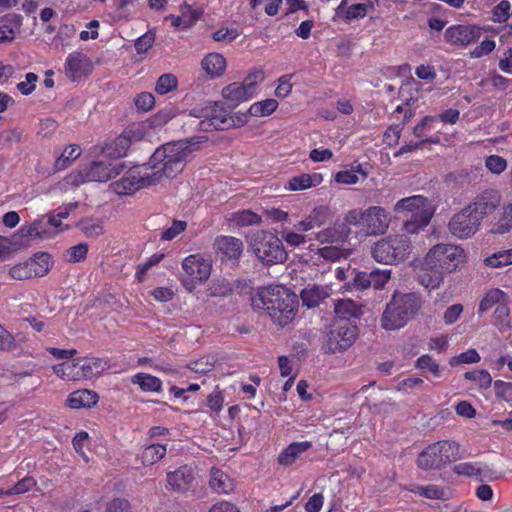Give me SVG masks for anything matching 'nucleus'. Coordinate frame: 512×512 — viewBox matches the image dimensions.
Returning a JSON list of instances; mask_svg holds the SVG:
<instances>
[{"mask_svg": "<svg viewBox=\"0 0 512 512\" xmlns=\"http://www.w3.org/2000/svg\"><path fill=\"white\" fill-rule=\"evenodd\" d=\"M155 179L147 164L136 165L124 172L123 176L112 182L110 188L118 195H131L136 191L154 186Z\"/></svg>", "mask_w": 512, "mask_h": 512, "instance_id": "nucleus-8", "label": "nucleus"}, {"mask_svg": "<svg viewBox=\"0 0 512 512\" xmlns=\"http://www.w3.org/2000/svg\"><path fill=\"white\" fill-rule=\"evenodd\" d=\"M166 447L160 444H152L143 449L139 459L144 466H151L160 461L166 455Z\"/></svg>", "mask_w": 512, "mask_h": 512, "instance_id": "nucleus-40", "label": "nucleus"}, {"mask_svg": "<svg viewBox=\"0 0 512 512\" xmlns=\"http://www.w3.org/2000/svg\"><path fill=\"white\" fill-rule=\"evenodd\" d=\"M193 140L177 141L167 143L152 154L147 165L150 166L151 175L155 179V184L163 181L165 178H174L180 174L189 156L197 149Z\"/></svg>", "mask_w": 512, "mask_h": 512, "instance_id": "nucleus-3", "label": "nucleus"}, {"mask_svg": "<svg viewBox=\"0 0 512 512\" xmlns=\"http://www.w3.org/2000/svg\"><path fill=\"white\" fill-rule=\"evenodd\" d=\"M79 227L87 237H97L103 233V226L99 221L84 220Z\"/></svg>", "mask_w": 512, "mask_h": 512, "instance_id": "nucleus-60", "label": "nucleus"}, {"mask_svg": "<svg viewBox=\"0 0 512 512\" xmlns=\"http://www.w3.org/2000/svg\"><path fill=\"white\" fill-rule=\"evenodd\" d=\"M32 270L33 277H42L46 275L52 266L51 256L44 252H39L33 258L28 260Z\"/></svg>", "mask_w": 512, "mask_h": 512, "instance_id": "nucleus-39", "label": "nucleus"}, {"mask_svg": "<svg viewBox=\"0 0 512 512\" xmlns=\"http://www.w3.org/2000/svg\"><path fill=\"white\" fill-rule=\"evenodd\" d=\"M98 402V395L91 390L82 389L74 391L68 397L66 403L72 409L90 408Z\"/></svg>", "mask_w": 512, "mask_h": 512, "instance_id": "nucleus-29", "label": "nucleus"}, {"mask_svg": "<svg viewBox=\"0 0 512 512\" xmlns=\"http://www.w3.org/2000/svg\"><path fill=\"white\" fill-rule=\"evenodd\" d=\"M464 376L465 379L474 382L481 389H487L492 384V377L486 370L469 371Z\"/></svg>", "mask_w": 512, "mask_h": 512, "instance_id": "nucleus-47", "label": "nucleus"}, {"mask_svg": "<svg viewBox=\"0 0 512 512\" xmlns=\"http://www.w3.org/2000/svg\"><path fill=\"white\" fill-rule=\"evenodd\" d=\"M331 219V211L327 206H316L303 220L295 226L300 232H308L327 224Z\"/></svg>", "mask_w": 512, "mask_h": 512, "instance_id": "nucleus-23", "label": "nucleus"}, {"mask_svg": "<svg viewBox=\"0 0 512 512\" xmlns=\"http://www.w3.org/2000/svg\"><path fill=\"white\" fill-rule=\"evenodd\" d=\"M422 301L415 293H395L382 314L381 326L393 331L404 327L420 310Z\"/></svg>", "mask_w": 512, "mask_h": 512, "instance_id": "nucleus-4", "label": "nucleus"}, {"mask_svg": "<svg viewBox=\"0 0 512 512\" xmlns=\"http://www.w3.org/2000/svg\"><path fill=\"white\" fill-rule=\"evenodd\" d=\"M217 253L222 258L237 259L243 252V242L233 236H219L215 240Z\"/></svg>", "mask_w": 512, "mask_h": 512, "instance_id": "nucleus-25", "label": "nucleus"}, {"mask_svg": "<svg viewBox=\"0 0 512 512\" xmlns=\"http://www.w3.org/2000/svg\"><path fill=\"white\" fill-rule=\"evenodd\" d=\"M494 389L498 398L504 401H510L512 399V383L498 380L494 383Z\"/></svg>", "mask_w": 512, "mask_h": 512, "instance_id": "nucleus-64", "label": "nucleus"}, {"mask_svg": "<svg viewBox=\"0 0 512 512\" xmlns=\"http://www.w3.org/2000/svg\"><path fill=\"white\" fill-rule=\"evenodd\" d=\"M311 447L312 443L309 441L293 442L279 454L278 463L281 466H290L301 454L309 450Z\"/></svg>", "mask_w": 512, "mask_h": 512, "instance_id": "nucleus-27", "label": "nucleus"}, {"mask_svg": "<svg viewBox=\"0 0 512 512\" xmlns=\"http://www.w3.org/2000/svg\"><path fill=\"white\" fill-rule=\"evenodd\" d=\"M511 8V4L507 0H502L499 4H497L492 10V21L495 23H504L509 17V11Z\"/></svg>", "mask_w": 512, "mask_h": 512, "instance_id": "nucleus-52", "label": "nucleus"}, {"mask_svg": "<svg viewBox=\"0 0 512 512\" xmlns=\"http://www.w3.org/2000/svg\"><path fill=\"white\" fill-rule=\"evenodd\" d=\"M322 182L320 174H301L290 178L285 184V189L289 191H300L315 187Z\"/></svg>", "mask_w": 512, "mask_h": 512, "instance_id": "nucleus-31", "label": "nucleus"}, {"mask_svg": "<svg viewBox=\"0 0 512 512\" xmlns=\"http://www.w3.org/2000/svg\"><path fill=\"white\" fill-rule=\"evenodd\" d=\"M394 211L398 214L409 213L411 217H418L424 220L432 219L434 206L422 195H413L398 200L394 205Z\"/></svg>", "mask_w": 512, "mask_h": 512, "instance_id": "nucleus-11", "label": "nucleus"}, {"mask_svg": "<svg viewBox=\"0 0 512 512\" xmlns=\"http://www.w3.org/2000/svg\"><path fill=\"white\" fill-rule=\"evenodd\" d=\"M233 221L238 226H249L261 223V217L251 210H242L233 215Z\"/></svg>", "mask_w": 512, "mask_h": 512, "instance_id": "nucleus-50", "label": "nucleus"}, {"mask_svg": "<svg viewBox=\"0 0 512 512\" xmlns=\"http://www.w3.org/2000/svg\"><path fill=\"white\" fill-rule=\"evenodd\" d=\"M371 287L374 289H382L391 277V270L376 269L370 272Z\"/></svg>", "mask_w": 512, "mask_h": 512, "instance_id": "nucleus-53", "label": "nucleus"}, {"mask_svg": "<svg viewBox=\"0 0 512 512\" xmlns=\"http://www.w3.org/2000/svg\"><path fill=\"white\" fill-rule=\"evenodd\" d=\"M88 252V246L85 243H80L76 246L69 248L66 252V257L69 262L76 263L84 260Z\"/></svg>", "mask_w": 512, "mask_h": 512, "instance_id": "nucleus-61", "label": "nucleus"}, {"mask_svg": "<svg viewBox=\"0 0 512 512\" xmlns=\"http://www.w3.org/2000/svg\"><path fill=\"white\" fill-rule=\"evenodd\" d=\"M44 225H45L44 220L39 219V220L34 221L33 223H31L28 226L21 227L20 232L22 233L23 236L28 237V238H37V237L42 238L48 234Z\"/></svg>", "mask_w": 512, "mask_h": 512, "instance_id": "nucleus-49", "label": "nucleus"}, {"mask_svg": "<svg viewBox=\"0 0 512 512\" xmlns=\"http://www.w3.org/2000/svg\"><path fill=\"white\" fill-rule=\"evenodd\" d=\"M480 223L465 207L455 214L449 221V231L459 239H466L474 235L479 229Z\"/></svg>", "mask_w": 512, "mask_h": 512, "instance_id": "nucleus-16", "label": "nucleus"}, {"mask_svg": "<svg viewBox=\"0 0 512 512\" xmlns=\"http://www.w3.org/2000/svg\"><path fill=\"white\" fill-rule=\"evenodd\" d=\"M209 486L218 494H227L234 489L233 480L219 469H211Z\"/></svg>", "mask_w": 512, "mask_h": 512, "instance_id": "nucleus-30", "label": "nucleus"}, {"mask_svg": "<svg viewBox=\"0 0 512 512\" xmlns=\"http://www.w3.org/2000/svg\"><path fill=\"white\" fill-rule=\"evenodd\" d=\"M357 337V327L348 322H339L333 325L328 336V349L337 352L348 349Z\"/></svg>", "mask_w": 512, "mask_h": 512, "instance_id": "nucleus-13", "label": "nucleus"}, {"mask_svg": "<svg viewBox=\"0 0 512 512\" xmlns=\"http://www.w3.org/2000/svg\"><path fill=\"white\" fill-rule=\"evenodd\" d=\"M106 512H133V510L127 499L115 498L107 504Z\"/></svg>", "mask_w": 512, "mask_h": 512, "instance_id": "nucleus-63", "label": "nucleus"}, {"mask_svg": "<svg viewBox=\"0 0 512 512\" xmlns=\"http://www.w3.org/2000/svg\"><path fill=\"white\" fill-rule=\"evenodd\" d=\"M249 246L263 264H279L287 259V252L280 238L271 231L260 230L253 233L249 239Z\"/></svg>", "mask_w": 512, "mask_h": 512, "instance_id": "nucleus-5", "label": "nucleus"}, {"mask_svg": "<svg viewBox=\"0 0 512 512\" xmlns=\"http://www.w3.org/2000/svg\"><path fill=\"white\" fill-rule=\"evenodd\" d=\"M412 491L428 499H441L444 495L443 490L436 485L416 486Z\"/></svg>", "mask_w": 512, "mask_h": 512, "instance_id": "nucleus-56", "label": "nucleus"}, {"mask_svg": "<svg viewBox=\"0 0 512 512\" xmlns=\"http://www.w3.org/2000/svg\"><path fill=\"white\" fill-rule=\"evenodd\" d=\"M21 25L22 16L19 14H7L0 18V43L11 42Z\"/></svg>", "mask_w": 512, "mask_h": 512, "instance_id": "nucleus-28", "label": "nucleus"}, {"mask_svg": "<svg viewBox=\"0 0 512 512\" xmlns=\"http://www.w3.org/2000/svg\"><path fill=\"white\" fill-rule=\"evenodd\" d=\"M480 361V356L476 349H468L465 352L460 353L459 355L453 357L450 360L451 365H459V364H471L477 363Z\"/></svg>", "mask_w": 512, "mask_h": 512, "instance_id": "nucleus-58", "label": "nucleus"}, {"mask_svg": "<svg viewBox=\"0 0 512 512\" xmlns=\"http://www.w3.org/2000/svg\"><path fill=\"white\" fill-rule=\"evenodd\" d=\"M507 297L508 295L500 289H490L482 297L478 312L483 314L490 310L493 306L497 307L502 301H505Z\"/></svg>", "mask_w": 512, "mask_h": 512, "instance_id": "nucleus-41", "label": "nucleus"}, {"mask_svg": "<svg viewBox=\"0 0 512 512\" xmlns=\"http://www.w3.org/2000/svg\"><path fill=\"white\" fill-rule=\"evenodd\" d=\"M9 275L15 280H26L33 277L28 260L10 268Z\"/></svg>", "mask_w": 512, "mask_h": 512, "instance_id": "nucleus-54", "label": "nucleus"}, {"mask_svg": "<svg viewBox=\"0 0 512 512\" xmlns=\"http://www.w3.org/2000/svg\"><path fill=\"white\" fill-rule=\"evenodd\" d=\"M464 250L454 244H436L425 255L418 280L428 289H436L443 282V273L456 271L465 262Z\"/></svg>", "mask_w": 512, "mask_h": 512, "instance_id": "nucleus-1", "label": "nucleus"}, {"mask_svg": "<svg viewBox=\"0 0 512 512\" xmlns=\"http://www.w3.org/2000/svg\"><path fill=\"white\" fill-rule=\"evenodd\" d=\"M131 382L138 385L144 392H159L162 388L161 380L148 373H137L133 375Z\"/></svg>", "mask_w": 512, "mask_h": 512, "instance_id": "nucleus-38", "label": "nucleus"}, {"mask_svg": "<svg viewBox=\"0 0 512 512\" xmlns=\"http://www.w3.org/2000/svg\"><path fill=\"white\" fill-rule=\"evenodd\" d=\"M278 107V102L275 99H266L252 104L248 113L255 117H264L272 114Z\"/></svg>", "mask_w": 512, "mask_h": 512, "instance_id": "nucleus-44", "label": "nucleus"}, {"mask_svg": "<svg viewBox=\"0 0 512 512\" xmlns=\"http://www.w3.org/2000/svg\"><path fill=\"white\" fill-rule=\"evenodd\" d=\"M485 165L494 174H500L507 168V161L499 155L487 157Z\"/></svg>", "mask_w": 512, "mask_h": 512, "instance_id": "nucleus-62", "label": "nucleus"}, {"mask_svg": "<svg viewBox=\"0 0 512 512\" xmlns=\"http://www.w3.org/2000/svg\"><path fill=\"white\" fill-rule=\"evenodd\" d=\"M373 0H342L336 9V14L348 21L364 18L374 10Z\"/></svg>", "mask_w": 512, "mask_h": 512, "instance_id": "nucleus-21", "label": "nucleus"}, {"mask_svg": "<svg viewBox=\"0 0 512 512\" xmlns=\"http://www.w3.org/2000/svg\"><path fill=\"white\" fill-rule=\"evenodd\" d=\"M203 70L212 78L223 74L226 68V60L219 53H210L201 62Z\"/></svg>", "mask_w": 512, "mask_h": 512, "instance_id": "nucleus-34", "label": "nucleus"}, {"mask_svg": "<svg viewBox=\"0 0 512 512\" xmlns=\"http://www.w3.org/2000/svg\"><path fill=\"white\" fill-rule=\"evenodd\" d=\"M329 296L328 289L323 286H308L301 292L303 305L308 308H314Z\"/></svg>", "mask_w": 512, "mask_h": 512, "instance_id": "nucleus-32", "label": "nucleus"}, {"mask_svg": "<svg viewBox=\"0 0 512 512\" xmlns=\"http://www.w3.org/2000/svg\"><path fill=\"white\" fill-rule=\"evenodd\" d=\"M262 80V71H254L250 73L242 83H231L224 87L222 95L231 105L237 106L255 95L257 84Z\"/></svg>", "mask_w": 512, "mask_h": 512, "instance_id": "nucleus-10", "label": "nucleus"}, {"mask_svg": "<svg viewBox=\"0 0 512 512\" xmlns=\"http://www.w3.org/2000/svg\"><path fill=\"white\" fill-rule=\"evenodd\" d=\"M462 457L458 443L443 440L433 443L423 450L417 458V465L422 470H436Z\"/></svg>", "mask_w": 512, "mask_h": 512, "instance_id": "nucleus-6", "label": "nucleus"}, {"mask_svg": "<svg viewBox=\"0 0 512 512\" xmlns=\"http://www.w3.org/2000/svg\"><path fill=\"white\" fill-rule=\"evenodd\" d=\"M199 16L200 15L196 10L192 9L188 5H184L181 8V15H170L167 19L171 20V24L174 27L185 29L191 27L199 19Z\"/></svg>", "mask_w": 512, "mask_h": 512, "instance_id": "nucleus-37", "label": "nucleus"}, {"mask_svg": "<svg viewBox=\"0 0 512 512\" xmlns=\"http://www.w3.org/2000/svg\"><path fill=\"white\" fill-rule=\"evenodd\" d=\"M130 146L128 139L121 134L105 145L103 153L111 159H118L127 155Z\"/></svg>", "mask_w": 512, "mask_h": 512, "instance_id": "nucleus-36", "label": "nucleus"}, {"mask_svg": "<svg viewBox=\"0 0 512 512\" xmlns=\"http://www.w3.org/2000/svg\"><path fill=\"white\" fill-rule=\"evenodd\" d=\"M494 317L503 327H511L509 297L502 301L494 310Z\"/></svg>", "mask_w": 512, "mask_h": 512, "instance_id": "nucleus-51", "label": "nucleus"}, {"mask_svg": "<svg viewBox=\"0 0 512 512\" xmlns=\"http://www.w3.org/2000/svg\"><path fill=\"white\" fill-rule=\"evenodd\" d=\"M512 229V203L504 205L499 219L493 223L491 232L505 234Z\"/></svg>", "mask_w": 512, "mask_h": 512, "instance_id": "nucleus-42", "label": "nucleus"}, {"mask_svg": "<svg viewBox=\"0 0 512 512\" xmlns=\"http://www.w3.org/2000/svg\"><path fill=\"white\" fill-rule=\"evenodd\" d=\"M124 168L125 164L123 162H93L88 168L79 173L80 179L76 184L86 181L106 182L119 175Z\"/></svg>", "mask_w": 512, "mask_h": 512, "instance_id": "nucleus-12", "label": "nucleus"}, {"mask_svg": "<svg viewBox=\"0 0 512 512\" xmlns=\"http://www.w3.org/2000/svg\"><path fill=\"white\" fill-rule=\"evenodd\" d=\"M251 305L254 310L266 311L275 324L284 327L294 319L298 299L288 288L274 285L259 289L251 297Z\"/></svg>", "mask_w": 512, "mask_h": 512, "instance_id": "nucleus-2", "label": "nucleus"}, {"mask_svg": "<svg viewBox=\"0 0 512 512\" xmlns=\"http://www.w3.org/2000/svg\"><path fill=\"white\" fill-rule=\"evenodd\" d=\"M412 252V243L405 234L388 236L376 242L372 247V256L386 265L398 264L405 261Z\"/></svg>", "mask_w": 512, "mask_h": 512, "instance_id": "nucleus-7", "label": "nucleus"}, {"mask_svg": "<svg viewBox=\"0 0 512 512\" xmlns=\"http://www.w3.org/2000/svg\"><path fill=\"white\" fill-rule=\"evenodd\" d=\"M499 202L500 198L495 191L486 190L477 196L466 208L481 224V221L497 208Z\"/></svg>", "mask_w": 512, "mask_h": 512, "instance_id": "nucleus-18", "label": "nucleus"}, {"mask_svg": "<svg viewBox=\"0 0 512 512\" xmlns=\"http://www.w3.org/2000/svg\"><path fill=\"white\" fill-rule=\"evenodd\" d=\"M487 266L498 268L512 264V249L499 251L485 259Z\"/></svg>", "mask_w": 512, "mask_h": 512, "instance_id": "nucleus-48", "label": "nucleus"}, {"mask_svg": "<svg viewBox=\"0 0 512 512\" xmlns=\"http://www.w3.org/2000/svg\"><path fill=\"white\" fill-rule=\"evenodd\" d=\"M182 268L187 275V278L182 279L183 286L192 292L197 282L203 283L210 277L212 265L202 255L192 254L184 258Z\"/></svg>", "mask_w": 512, "mask_h": 512, "instance_id": "nucleus-9", "label": "nucleus"}, {"mask_svg": "<svg viewBox=\"0 0 512 512\" xmlns=\"http://www.w3.org/2000/svg\"><path fill=\"white\" fill-rule=\"evenodd\" d=\"M129 141V144L132 145L143 139L145 135V126L142 123H134L129 126L122 133Z\"/></svg>", "mask_w": 512, "mask_h": 512, "instance_id": "nucleus-57", "label": "nucleus"}, {"mask_svg": "<svg viewBox=\"0 0 512 512\" xmlns=\"http://www.w3.org/2000/svg\"><path fill=\"white\" fill-rule=\"evenodd\" d=\"M205 118L207 119L201 121V126L206 130L210 127L215 130H224L235 124L233 115H230L219 103L206 107Z\"/></svg>", "mask_w": 512, "mask_h": 512, "instance_id": "nucleus-19", "label": "nucleus"}, {"mask_svg": "<svg viewBox=\"0 0 512 512\" xmlns=\"http://www.w3.org/2000/svg\"><path fill=\"white\" fill-rule=\"evenodd\" d=\"M81 152L80 146L76 144L69 145L55 161V168L57 170L65 169L72 161L81 155Z\"/></svg>", "mask_w": 512, "mask_h": 512, "instance_id": "nucleus-43", "label": "nucleus"}, {"mask_svg": "<svg viewBox=\"0 0 512 512\" xmlns=\"http://www.w3.org/2000/svg\"><path fill=\"white\" fill-rule=\"evenodd\" d=\"M208 295L211 297H222L228 295L232 291L229 281L223 278L213 279L208 286Z\"/></svg>", "mask_w": 512, "mask_h": 512, "instance_id": "nucleus-46", "label": "nucleus"}, {"mask_svg": "<svg viewBox=\"0 0 512 512\" xmlns=\"http://www.w3.org/2000/svg\"><path fill=\"white\" fill-rule=\"evenodd\" d=\"M390 224L388 212L381 206H371L364 210L363 230L369 235L384 234Z\"/></svg>", "mask_w": 512, "mask_h": 512, "instance_id": "nucleus-17", "label": "nucleus"}, {"mask_svg": "<svg viewBox=\"0 0 512 512\" xmlns=\"http://www.w3.org/2000/svg\"><path fill=\"white\" fill-rule=\"evenodd\" d=\"M431 219H422L418 217H411L403 223V230L409 234H417L423 230L430 222Z\"/></svg>", "mask_w": 512, "mask_h": 512, "instance_id": "nucleus-59", "label": "nucleus"}, {"mask_svg": "<svg viewBox=\"0 0 512 512\" xmlns=\"http://www.w3.org/2000/svg\"><path fill=\"white\" fill-rule=\"evenodd\" d=\"M177 85V77L174 74H163L156 82L155 91L160 95H164L176 89Z\"/></svg>", "mask_w": 512, "mask_h": 512, "instance_id": "nucleus-45", "label": "nucleus"}, {"mask_svg": "<svg viewBox=\"0 0 512 512\" xmlns=\"http://www.w3.org/2000/svg\"><path fill=\"white\" fill-rule=\"evenodd\" d=\"M445 39L452 45L467 46L481 36V29L472 25H452L445 30Z\"/></svg>", "mask_w": 512, "mask_h": 512, "instance_id": "nucleus-20", "label": "nucleus"}, {"mask_svg": "<svg viewBox=\"0 0 512 512\" xmlns=\"http://www.w3.org/2000/svg\"><path fill=\"white\" fill-rule=\"evenodd\" d=\"M334 312L340 319L349 320L350 318H359L362 315L360 305H357L351 299H339L334 304Z\"/></svg>", "mask_w": 512, "mask_h": 512, "instance_id": "nucleus-35", "label": "nucleus"}, {"mask_svg": "<svg viewBox=\"0 0 512 512\" xmlns=\"http://www.w3.org/2000/svg\"><path fill=\"white\" fill-rule=\"evenodd\" d=\"M166 481L170 491L180 494L194 490L197 486L195 470L188 465H183L174 471H169Z\"/></svg>", "mask_w": 512, "mask_h": 512, "instance_id": "nucleus-14", "label": "nucleus"}, {"mask_svg": "<svg viewBox=\"0 0 512 512\" xmlns=\"http://www.w3.org/2000/svg\"><path fill=\"white\" fill-rule=\"evenodd\" d=\"M187 227V223L181 220L173 221L172 225L165 229L160 236V239L163 241H171L176 238L180 233L185 231Z\"/></svg>", "mask_w": 512, "mask_h": 512, "instance_id": "nucleus-55", "label": "nucleus"}, {"mask_svg": "<svg viewBox=\"0 0 512 512\" xmlns=\"http://www.w3.org/2000/svg\"><path fill=\"white\" fill-rule=\"evenodd\" d=\"M71 364L74 381L91 379L109 368L107 360L94 357L77 358Z\"/></svg>", "mask_w": 512, "mask_h": 512, "instance_id": "nucleus-15", "label": "nucleus"}, {"mask_svg": "<svg viewBox=\"0 0 512 512\" xmlns=\"http://www.w3.org/2000/svg\"><path fill=\"white\" fill-rule=\"evenodd\" d=\"M92 67L91 60L85 54L73 52L66 59L65 72L70 79L75 80L89 74Z\"/></svg>", "mask_w": 512, "mask_h": 512, "instance_id": "nucleus-22", "label": "nucleus"}, {"mask_svg": "<svg viewBox=\"0 0 512 512\" xmlns=\"http://www.w3.org/2000/svg\"><path fill=\"white\" fill-rule=\"evenodd\" d=\"M349 228L345 224L327 227L315 233L320 244L348 245Z\"/></svg>", "mask_w": 512, "mask_h": 512, "instance_id": "nucleus-24", "label": "nucleus"}, {"mask_svg": "<svg viewBox=\"0 0 512 512\" xmlns=\"http://www.w3.org/2000/svg\"><path fill=\"white\" fill-rule=\"evenodd\" d=\"M453 472L457 475L475 478L483 481L491 476L489 467L481 462H462L453 467Z\"/></svg>", "mask_w": 512, "mask_h": 512, "instance_id": "nucleus-26", "label": "nucleus"}, {"mask_svg": "<svg viewBox=\"0 0 512 512\" xmlns=\"http://www.w3.org/2000/svg\"><path fill=\"white\" fill-rule=\"evenodd\" d=\"M352 250L348 245H325L318 248L317 255L325 261L338 262L347 259L351 255Z\"/></svg>", "mask_w": 512, "mask_h": 512, "instance_id": "nucleus-33", "label": "nucleus"}]
</instances>
